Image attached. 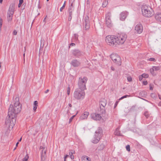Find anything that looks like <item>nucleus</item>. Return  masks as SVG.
<instances>
[{
	"label": "nucleus",
	"mask_w": 161,
	"mask_h": 161,
	"mask_svg": "<svg viewBox=\"0 0 161 161\" xmlns=\"http://www.w3.org/2000/svg\"><path fill=\"white\" fill-rule=\"evenodd\" d=\"M19 98L16 97L14 105L11 104L8 109V115L6 118L5 124L10 128H12L14 125L16 114L19 113L21 109V105L19 101Z\"/></svg>",
	"instance_id": "nucleus-1"
},
{
	"label": "nucleus",
	"mask_w": 161,
	"mask_h": 161,
	"mask_svg": "<svg viewBox=\"0 0 161 161\" xmlns=\"http://www.w3.org/2000/svg\"><path fill=\"white\" fill-rule=\"evenodd\" d=\"M142 15L146 17H151L154 14L152 8L150 6L146 5L142 6Z\"/></svg>",
	"instance_id": "nucleus-2"
},
{
	"label": "nucleus",
	"mask_w": 161,
	"mask_h": 161,
	"mask_svg": "<svg viewBox=\"0 0 161 161\" xmlns=\"http://www.w3.org/2000/svg\"><path fill=\"white\" fill-rule=\"evenodd\" d=\"M84 90L76 88L74 93V97L76 100L83 99L85 96V92Z\"/></svg>",
	"instance_id": "nucleus-3"
},
{
	"label": "nucleus",
	"mask_w": 161,
	"mask_h": 161,
	"mask_svg": "<svg viewBox=\"0 0 161 161\" xmlns=\"http://www.w3.org/2000/svg\"><path fill=\"white\" fill-rule=\"evenodd\" d=\"M127 38V35L125 34H121L115 36L116 46L118 45L123 44Z\"/></svg>",
	"instance_id": "nucleus-4"
},
{
	"label": "nucleus",
	"mask_w": 161,
	"mask_h": 161,
	"mask_svg": "<svg viewBox=\"0 0 161 161\" xmlns=\"http://www.w3.org/2000/svg\"><path fill=\"white\" fill-rule=\"evenodd\" d=\"M102 133V129L100 127H98L95 132V136L92 140V142L94 143H98L100 140Z\"/></svg>",
	"instance_id": "nucleus-5"
},
{
	"label": "nucleus",
	"mask_w": 161,
	"mask_h": 161,
	"mask_svg": "<svg viewBox=\"0 0 161 161\" xmlns=\"http://www.w3.org/2000/svg\"><path fill=\"white\" fill-rule=\"evenodd\" d=\"M105 41L108 45L114 47L116 46L115 36L112 35L107 36L105 38Z\"/></svg>",
	"instance_id": "nucleus-6"
},
{
	"label": "nucleus",
	"mask_w": 161,
	"mask_h": 161,
	"mask_svg": "<svg viewBox=\"0 0 161 161\" xmlns=\"http://www.w3.org/2000/svg\"><path fill=\"white\" fill-rule=\"evenodd\" d=\"M87 80V78L86 77L79 78L78 82V88L85 90L86 89V84Z\"/></svg>",
	"instance_id": "nucleus-7"
},
{
	"label": "nucleus",
	"mask_w": 161,
	"mask_h": 161,
	"mask_svg": "<svg viewBox=\"0 0 161 161\" xmlns=\"http://www.w3.org/2000/svg\"><path fill=\"white\" fill-rule=\"evenodd\" d=\"M110 58L116 64L119 65L121 64V58L117 54L114 53L110 55Z\"/></svg>",
	"instance_id": "nucleus-8"
},
{
	"label": "nucleus",
	"mask_w": 161,
	"mask_h": 161,
	"mask_svg": "<svg viewBox=\"0 0 161 161\" xmlns=\"http://www.w3.org/2000/svg\"><path fill=\"white\" fill-rule=\"evenodd\" d=\"M83 26L84 30L87 31L90 28V23L89 18L87 16H86L83 20Z\"/></svg>",
	"instance_id": "nucleus-9"
},
{
	"label": "nucleus",
	"mask_w": 161,
	"mask_h": 161,
	"mask_svg": "<svg viewBox=\"0 0 161 161\" xmlns=\"http://www.w3.org/2000/svg\"><path fill=\"white\" fill-rule=\"evenodd\" d=\"M111 14L110 12L108 13L105 15V23L108 27L110 28L113 26V24L110 19Z\"/></svg>",
	"instance_id": "nucleus-10"
},
{
	"label": "nucleus",
	"mask_w": 161,
	"mask_h": 161,
	"mask_svg": "<svg viewBox=\"0 0 161 161\" xmlns=\"http://www.w3.org/2000/svg\"><path fill=\"white\" fill-rule=\"evenodd\" d=\"M40 150L41 153V160L44 161L45 159L46 149L42 146L40 147Z\"/></svg>",
	"instance_id": "nucleus-11"
},
{
	"label": "nucleus",
	"mask_w": 161,
	"mask_h": 161,
	"mask_svg": "<svg viewBox=\"0 0 161 161\" xmlns=\"http://www.w3.org/2000/svg\"><path fill=\"white\" fill-rule=\"evenodd\" d=\"M72 54L76 57H79L83 55V53L79 49L73 50L72 52Z\"/></svg>",
	"instance_id": "nucleus-12"
},
{
	"label": "nucleus",
	"mask_w": 161,
	"mask_h": 161,
	"mask_svg": "<svg viewBox=\"0 0 161 161\" xmlns=\"http://www.w3.org/2000/svg\"><path fill=\"white\" fill-rule=\"evenodd\" d=\"M92 119L96 120H99L102 118V117L100 114L95 113H93L91 114Z\"/></svg>",
	"instance_id": "nucleus-13"
},
{
	"label": "nucleus",
	"mask_w": 161,
	"mask_h": 161,
	"mask_svg": "<svg viewBox=\"0 0 161 161\" xmlns=\"http://www.w3.org/2000/svg\"><path fill=\"white\" fill-rule=\"evenodd\" d=\"M135 31L137 33H141L143 31V26L142 24H138L136 25L135 28Z\"/></svg>",
	"instance_id": "nucleus-14"
},
{
	"label": "nucleus",
	"mask_w": 161,
	"mask_h": 161,
	"mask_svg": "<svg viewBox=\"0 0 161 161\" xmlns=\"http://www.w3.org/2000/svg\"><path fill=\"white\" fill-rule=\"evenodd\" d=\"M80 64V62L76 59L73 60L71 63V64L74 67H78Z\"/></svg>",
	"instance_id": "nucleus-15"
},
{
	"label": "nucleus",
	"mask_w": 161,
	"mask_h": 161,
	"mask_svg": "<svg viewBox=\"0 0 161 161\" xmlns=\"http://www.w3.org/2000/svg\"><path fill=\"white\" fill-rule=\"evenodd\" d=\"M15 7V4L14 3H12L10 4L9 7L8 11L9 13H11L12 14H14V9Z\"/></svg>",
	"instance_id": "nucleus-16"
},
{
	"label": "nucleus",
	"mask_w": 161,
	"mask_h": 161,
	"mask_svg": "<svg viewBox=\"0 0 161 161\" xmlns=\"http://www.w3.org/2000/svg\"><path fill=\"white\" fill-rule=\"evenodd\" d=\"M128 13L125 11L122 12L120 14V19L121 20H124L126 18Z\"/></svg>",
	"instance_id": "nucleus-17"
},
{
	"label": "nucleus",
	"mask_w": 161,
	"mask_h": 161,
	"mask_svg": "<svg viewBox=\"0 0 161 161\" xmlns=\"http://www.w3.org/2000/svg\"><path fill=\"white\" fill-rule=\"evenodd\" d=\"M74 9L73 3H71L70 5L69 6L68 9V13L69 15H72V12L74 11Z\"/></svg>",
	"instance_id": "nucleus-18"
},
{
	"label": "nucleus",
	"mask_w": 161,
	"mask_h": 161,
	"mask_svg": "<svg viewBox=\"0 0 161 161\" xmlns=\"http://www.w3.org/2000/svg\"><path fill=\"white\" fill-rule=\"evenodd\" d=\"M89 114L88 112H85L82 114L80 117V119L83 120L86 119L87 118Z\"/></svg>",
	"instance_id": "nucleus-19"
},
{
	"label": "nucleus",
	"mask_w": 161,
	"mask_h": 161,
	"mask_svg": "<svg viewBox=\"0 0 161 161\" xmlns=\"http://www.w3.org/2000/svg\"><path fill=\"white\" fill-rule=\"evenodd\" d=\"M107 104V101L105 99H102L100 102L99 104L100 105V108L101 109V106L104 108Z\"/></svg>",
	"instance_id": "nucleus-20"
},
{
	"label": "nucleus",
	"mask_w": 161,
	"mask_h": 161,
	"mask_svg": "<svg viewBox=\"0 0 161 161\" xmlns=\"http://www.w3.org/2000/svg\"><path fill=\"white\" fill-rule=\"evenodd\" d=\"M155 18L157 20L161 22V13H157L155 15Z\"/></svg>",
	"instance_id": "nucleus-21"
},
{
	"label": "nucleus",
	"mask_w": 161,
	"mask_h": 161,
	"mask_svg": "<svg viewBox=\"0 0 161 161\" xmlns=\"http://www.w3.org/2000/svg\"><path fill=\"white\" fill-rule=\"evenodd\" d=\"M14 14L11 13H9L8 12L7 15V18L8 22H11L12 19V17Z\"/></svg>",
	"instance_id": "nucleus-22"
},
{
	"label": "nucleus",
	"mask_w": 161,
	"mask_h": 161,
	"mask_svg": "<svg viewBox=\"0 0 161 161\" xmlns=\"http://www.w3.org/2000/svg\"><path fill=\"white\" fill-rule=\"evenodd\" d=\"M82 161H91V159L87 156H85L83 158Z\"/></svg>",
	"instance_id": "nucleus-23"
},
{
	"label": "nucleus",
	"mask_w": 161,
	"mask_h": 161,
	"mask_svg": "<svg viewBox=\"0 0 161 161\" xmlns=\"http://www.w3.org/2000/svg\"><path fill=\"white\" fill-rule=\"evenodd\" d=\"M114 134L115 135L117 136H121V135L120 134V131L119 130V129L118 128H117L116 130L115 131Z\"/></svg>",
	"instance_id": "nucleus-24"
},
{
	"label": "nucleus",
	"mask_w": 161,
	"mask_h": 161,
	"mask_svg": "<svg viewBox=\"0 0 161 161\" xmlns=\"http://www.w3.org/2000/svg\"><path fill=\"white\" fill-rule=\"evenodd\" d=\"M44 40L43 39H41V46H40V50L41 49H42L44 46Z\"/></svg>",
	"instance_id": "nucleus-25"
},
{
	"label": "nucleus",
	"mask_w": 161,
	"mask_h": 161,
	"mask_svg": "<svg viewBox=\"0 0 161 161\" xmlns=\"http://www.w3.org/2000/svg\"><path fill=\"white\" fill-rule=\"evenodd\" d=\"M108 1L104 0L103 2L102 7H105L108 4Z\"/></svg>",
	"instance_id": "nucleus-26"
},
{
	"label": "nucleus",
	"mask_w": 161,
	"mask_h": 161,
	"mask_svg": "<svg viewBox=\"0 0 161 161\" xmlns=\"http://www.w3.org/2000/svg\"><path fill=\"white\" fill-rule=\"evenodd\" d=\"M29 157L28 154H27L25 156V158H23V161H27L29 158Z\"/></svg>",
	"instance_id": "nucleus-27"
},
{
	"label": "nucleus",
	"mask_w": 161,
	"mask_h": 161,
	"mask_svg": "<svg viewBox=\"0 0 161 161\" xmlns=\"http://www.w3.org/2000/svg\"><path fill=\"white\" fill-rule=\"evenodd\" d=\"M144 115L147 118L150 115V114H148L147 111H146L145 112L144 114Z\"/></svg>",
	"instance_id": "nucleus-28"
},
{
	"label": "nucleus",
	"mask_w": 161,
	"mask_h": 161,
	"mask_svg": "<svg viewBox=\"0 0 161 161\" xmlns=\"http://www.w3.org/2000/svg\"><path fill=\"white\" fill-rule=\"evenodd\" d=\"M153 68L154 71H156L159 70L160 69V68L158 66H153Z\"/></svg>",
	"instance_id": "nucleus-29"
},
{
	"label": "nucleus",
	"mask_w": 161,
	"mask_h": 161,
	"mask_svg": "<svg viewBox=\"0 0 161 161\" xmlns=\"http://www.w3.org/2000/svg\"><path fill=\"white\" fill-rule=\"evenodd\" d=\"M78 36L77 34H74V37L75 38V41H76L78 40Z\"/></svg>",
	"instance_id": "nucleus-30"
},
{
	"label": "nucleus",
	"mask_w": 161,
	"mask_h": 161,
	"mask_svg": "<svg viewBox=\"0 0 161 161\" xmlns=\"http://www.w3.org/2000/svg\"><path fill=\"white\" fill-rule=\"evenodd\" d=\"M154 71L153 68H151L150 69V71L151 73L152 74V75H155V74L154 73Z\"/></svg>",
	"instance_id": "nucleus-31"
},
{
	"label": "nucleus",
	"mask_w": 161,
	"mask_h": 161,
	"mask_svg": "<svg viewBox=\"0 0 161 161\" xmlns=\"http://www.w3.org/2000/svg\"><path fill=\"white\" fill-rule=\"evenodd\" d=\"M104 147V146L103 144H101L100 145V146L98 148L99 150H102L103 149Z\"/></svg>",
	"instance_id": "nucleus-32"
},
{
	"label": "nucleus",
	"mask_w": 161,
	"mask_h": 161,
	"mask_svg": "<svg viewBox=\"0 0 161 161\" xmlns=\"http://www.w3.org/2000/svg\"><path fill=\"white\" fill-rule=\"evenodd\" d=\"M70 92V88L69 86H69L68 87L67 89V94L68 95H69Z\"/></svg>",
	"instance_id": "nucleus-33"
},
{
	"label": "nucleus",
	"mask_w": 161,
	"mask_h": 161,
	"mask_svg": "<svg viewBox=\"0 0 161 161\" xmlns=\"http://www.w3.org/2000/svg\"><path fill=\"white\" fill-rule=\"evenodd\" d=\"M142 75L143 78H147L149 76V75L145 73L143 74Z\"/></svg>",
	"instance_id": "nucleus-34"
},
{
	"label": "nucleus",
	"mask_w": 161,
	"mask_h": 161,
	"mask_svg": "<svg viewBox=\"0 0 161 161\" xmlns=\"http://www.w3.org/2000/svg\"><path fill=\"white\" fill-rule=\"evenodd\" d=\"M23 2V0H19V3L18 4V7H21L22 4Z\"/></svg>",
	"instance_id": "nucleus-35"
},
{
	"label": "nucleus",
	"mask_w": 161,
	"mask_h": 161,
	"mask_svg": "<svg viewBox=\"0 0 161 161\" xmlns=\"http://www.w3.org/2000/svg\"><path fill=\"white\" fill-rule=\"evenodd\" d=\"M130 97V96H129V95H125V96H122V97H121V98H120L119 99V100H122V99H123V98H126V97Z\"/></svg>",
	"instance_id": "nucleus-36"
},
{
	"label": "nucleus",
	"mask_w": 161,
	"mask_h": 161,
	"mask_svg": "<svg viewBox=\"0 0 161 161\" xmlns=\"http://www.w3.org/2000/svg\"><path fill=\"white\" fill-rule=\"evenodd\" d=\"M65 1L64 2V4L62 7L60 8V10L61 12H62L63 11V9L65 7Z\"/></svg>",
	"instance_id": "nucleus-37"
},
{
	"label": "nucleus",
	"mask_w": 161,
	"mask_h": 161,
	"mask_svg": "<svg viewBox=\"0 0 161 161\" xmlns=\"http://www.w3.org/2000/svg\"><path fill=\"white\" fill-rule=\"evenodd\" d=\"M69 155H70V157L72 159H74V156L73 155V154H72V153H69Z\"/></svg>",
	"instance_id": "nucleus-38"
},
{
	"label": "nucleus",
	"mask_w": 161,
	"mask_h": 161,
	"mask_svg": "<svg viewBox=\"0 0 161 161\" xmlns=\"http://www.w3.org/2000/svg\"><path fill=\"white\" fill-rule=\"evenodd\" d=\"M101 113H102V114L103 115L105 114V111L104 109H102V108L101 109Z\"/></svg>",
	"instance_id": "nucleus-39"
},
{
	"label": "nucleus",
	"mask_w": 161,
	"mask_h": 161,
	"mask_svg": "<svg viewBox=\"0 0 161 161\" xmlns=\"http://www.w3.org/2000/svg\"><path fill=\"white\" fill-rule=\"evenodd\" d=\"M126 149L127 151H130V146L129 145H128L126 146Z\"/></svg>",
	"instance_id": "nucleus-40"
},
{
	"label": "nucleus",
	"mask_w": 161,
	"mask_h": 161,
	"mask_svg": "<svg viewBox=\"0 0 161 161\" xmlns=\"http://www.w3.org/2000/svg\"><path fill=\"white\" fill-rule=\"evenodd\" d=\"M149 60L150 61H155L156 59L154 58H151L149 59Z\"/></svg>",
	"instance_id": "nucleus-41"
},
{
	"label": "nucleus",
	"mask_w": 161,
	"mask_h": 161,
	"mask_svg": "<svg viewBox=\"0 0 161 161\" xmlns=\"http://www.w3.org/2000/svg\"><path fill=\"white\" fill-rule=\"evenodd\" d=\"M72 15L69 14L68 20L69 21H70L72 19Z\"/></svg>",
	"instance_id": "nucleus-42"
},
{
	"label": "nucleus",
	"mask_w": 161,
	"mask_h": 161,
	"mask_svg": "<svg viewBox=\"0 0 161 161\" xmlns=\"http://www.w3.org/2000/svg\"><path fill=\"white\" fill-rule=\"evenodd\" d=\"M143 78V76L142 75H140L139 76V79L140 81H141Z\"/></svg>",
	"instance_id": "nucleus-43"
},
{
	"label": "nucleus",
	"mask_w": 161,
	"mask_h": 161,
	"mask_svg": "<svg viewBox=\"0 0 161 161\" xmlns=\"http://www.w3.org/2000/svg\"><path fill=\"white\" fill-rule=\"evenodd\" d=\"M69 157V155H66L64 157V161H67V158Z\"/></svg>",
	"instance_id": "nucleus-44"
},
{
	"label": "nucleus",
	"mask_w": 161,
	"mask_h": 161,
	"mask_svg": "<svg viewBox=\"0 0 161 161\" xmlns=\"http://www.w3.org/2000/svg\"><path fill=\"white\" fill-rule=\"evenodd\" d=\"M119 102V101H117L115 102V104H114V108H115L117 106V105L118 104V103Z\"/></svg>",
	"instance_id": "nucleus-45"
},
{
	"label": "nucleus",
	"mask_w": 161,
	"mask_h": 161,
	"mask_svg": "<svg viewBox=\"0 0 161 161\" xmlns=\"http://www.w3.org/2000/svg\"><path fill=\"white\" fill-rule=\"evenodd\" d=\"M37 104H38L37 101H35L34 102V105H35V106H38Z\"/></svg>",
	"instance_id": "nucleus-46"
},
{
	"label": "nucleus",
	"mask_w": 161,
	"mask_h": 161,
	"mask_svg": "<svg viewBox=\"0 0 161 161\" xmlns=\"http://www.w3.org/2000/svg\"><path fill=\"white\" fill-rule=\"evenodd\" d=\"M127 80L129 81H131L132 80V78L130 77H127Z\"/></svg>",
	"instance_id": "nucleus-47"
},
{
	"label": "nucleus",
	"mask_w": 161,
	"mask_h": 161,
	"mask_svg": "<svg viewBox=\"0 0 161 161\" xmlns=\"http://www.w3.org/2000/svg\"><path fill=\"white\" fill-rule=\"evenodd\" d=\"M37 106H36L35 105H34V106H33V110L34 111H36V109L37 108Z\"/></svg>",
	"instance_id": "nucleus-48"
},
{
	"label": "nucleus",
	"mask_w": 161,
	"mask_h": 161,
	"mask_svg": "<svg viewBox=\"0 0 161 161\" xmlns=\"http://www.w3.org/2000/svg\"><path fill=\"white\" fill-rule=\"evenodd\" d=\"M17 34V32L15 30H14L13 32V34L14 35H16Z\"/></svg>",
	"instance_id": "nucleus-49"
},
{
	"label": "nucleus",
	"mask_w": 161,
	"mask_h": 161,
	"mask_svg": "<svg viewBox=\"0 0 161 161\" xmlns=\"http://www.w3.org/2000/svg\"><path fill=\"white\" fill-rule=\"evenodd\" d=\"M75 44L74 43H71V44H70V46H69V48H70V46H75Z\"/></svg>",
	"instance_id": "nucleus-50"
},
{
	"label": "nucleus",
	"mask_w": 161,
	"mask_h": 161,
	"mask_svg": "<svg viewBox=\"0 0 161 161\" xmlns=\"http://www.w3.org/2000/svg\"><path fill=\"white\" fill-rule=\"evenodd\" d=\"M143 83L144 85H146L147 84V81H144L143 82Z\"/></svg>",
	"instance_id": "nucleus-51"
},
{
	"label": "nucleus",
	"mask_w": 161,
	"mask_h": 161,
	"mask_svg": "<svg viewBox=\"0 0 161 161\" xmlns=\"http://www.w3.org/2000/svg\"><path fill=\"white\" fill-rule=\"evenodd\" d=\"M70 153H72V154H74L75 153V151L74 150H70Z\"/></svg>",
	"instance_id": "nucleus-52"
},
{
	"label": "nucleus",
	"mask_w": 161,
	"mask_h": 161,
	"mask_svg": "<svg viewBox=\"0 0 161 161\" xmlns=\"http://www.w3.org/2000/svg\"><path fill=\"white\" fill-rule=\"evenodd\" d=\"M73 119L71 117L69 119V123H70L72 120Z\"/></svg>",
	"instance_id": "nucleus-53"
},
{
	"label": "nucleus",
	"mask_w": 161,
	"mask_h": 161,
	"mask_svg": "<svg viewBox=\"0 0 161 161\" xmlns=\"http://www.w3.org/2000/svg\"><path fill=\"white\" fill-rule=\"evenodd\" d=\"M78 113V112H77L76 113V114H75V115H74L72 116L71 117H72L73 119V118H74L75 116Z\"/></svg>",
	"instance_id": "nucleus-54"
},
{
	"label": "nucleus",
	"mask_w": 161,
	"mask_h": 161,
	"mask_svg": "<svg viewBox=\"0 0 161 161\" xmlns=\"http://www.w3.org/2000/svg\"><path fill=\"white\" fill-rule=\"evenodd\" d=\"M153 87L152 86L150 85V89L151 90H152L153 89Z\"/></svg>",
	"instance_id": "nucleus-55"
},
{
	"label": "nucleus",
	"mask_w": 161,
	"mask_h": 161,
	"mask_svg": "<svg viewBox=\"0 0 161 161\" xmlns=\"http://www.w3.org/2000/svg\"><path fill=\"white\" fill-rule=\"evenodd\" d=\"M111 69L112 70H113V71H114V70H115V69H114V68L113 67H112V66H111Z\"/></svg>",
	"instance_id": "nucleus-56"
},
{
	"label": "nucleus",
	"mask_w": 161,
	"mask_h": 161,
	"mask_svg": "<svg viewBox=\"0 0 161 161\" xmlns=\"http://www.w3.org/2000/svg\"><path fill=\"white\" fill-rule=\"evenodd\" d=\"M49 91V90L48 89H47V90H46L45 92V93H47Z\"/></svg>",
	"instance_id": "nucleus-57"
},
{
	"label": "nucleus",
	"mask_w": 161,
	"mask_h": 161,
	"mask_svg": "<svg viewBox=\"0 0 161 161\" xmlns=\"http://www.w3.org/2000/svg\"><path fill=\"white\" fill-rule=\"evenodd\" d=\"M158 106H161V101H160V102L159 103H158Z\"/></svg>",
	"instance_id": "nucleus-58"
},
{
	"label": "nucleus",
	"mask_w": 161,
	"mask_h": 161,
	"mask_svg": "<svg viewBox=\"0 0 161 161\" xmlns=\"http://www.w3.org/2000/svg\"><path fill=\"white\" fill-rule=\"evenodd\" d=\"M2 23L1 22H0V27H2Z\"/></svg>",
	"instance_id": "nucleus-59"
},
{
	"label": "nucleus",
	"mask_w": 161,
	"mask_h": 161,
	"mask_svg": "<svg viewBox=\"0 0 161 161\" xmlns=\"http://www.w3.org/2000/svg\"><path fill=\"white\" fill-rule=\"evenodd\" d=\"M19 142H18L16 143V147L18 146V144H19Z\"/></svg>",
	"instance_id": "nucleus-60"
},
{
	"label": "nucleus",
	"mask_w": 161,
	"mask_h": 161,
	"mask_svg": "<svg viewBox=\"0 0 161 161\" xmlns=\"http://www.w3.org/2000/svg\"><path fill=\"white\" fill-rule=\"evenodd\" d=\"M26 51V48L25 47H24V52H25Z\"/></svg>",
	"instance_id": "nucleus-61"
},
{
	"label": "nucleus",
	"mask_w": 161,
	"mask_h": 161,
	"mask_svg": "<svg viewBox=\"0 0 161 161\" xmlns=\"http://www.w3.org/2000/svg\"><path fill=\"white\" fill-rule=\"evenodd\" d=\"M69 105L70 107H72V105L71 104H69Z\"/></svg>",
	"instance_id": "nucleus-62"
},
{
	"label": "nucleus",
	"mask_w": 161,
	"mask_h": 161,
	"mask_svg": "<svg viewBox=\"0 0 161 161\" xmlns=\"http://www.w3.org/2000/svg\"><path fill=\"white\" fill-rule=\"evenodd\" d=\"M22 140V137H21V138L19 140V142H20Z\"/></svg>",
	"instance_id": "nucleus-63"
},
{
	"label": "nucleus",
	"mask_w": 161,
	"mask_h": 161,
	"mask_svg": "<svg viewBox=\"0 0 161 161\" xmlns=\"http://www.w3.org/2000/svg\"><path fill=\"white\" fill-rule=\"evenodd\" d=\"M3 0H0V3H2Z\"/></svg>",
	"instance_id": "nucleus-64"
}]
</instances>
